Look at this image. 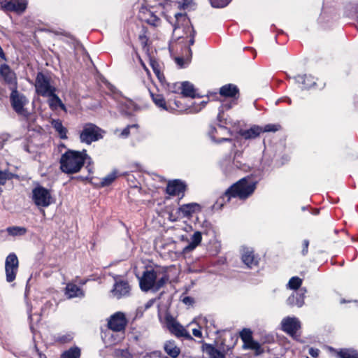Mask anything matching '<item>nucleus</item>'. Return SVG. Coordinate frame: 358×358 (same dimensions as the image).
Segmentation results:
<instances>
[{
    "mask_svg": "<svg viewBox=\"0 0 358 358\" xmlns=\"http://www.w3.org/2000/svg\"><path fill=\"white\" fill-rule=\"evenodd\" d=\"M173 25V38L169 45V49L171 50L174 48L175 43L183 44L185 46L188 45L187 54L185 58L178 57L176 58V63L182 67L185 61L189 62L192 58V50L189 46L194 43V37L196 31L192 27L189 19L185 14L177 13L174 15V22H170Z\"/></svg>",
    "mask_w": 358,
    "mask_h": 358,
    "instance_id": "1",
    "label": "nucleus"
},
{
    "mask_svg": "<svg viewBox=\"0 0 358 358\" xmlns=\"http://www.w3.org/2000/svg\"><path fill=\"white\" fill-rule=\"evenodd\" d=\"M139 286L143 292L159 291L169 280L167 268L156 266L146 269L141 277H138Z\"/></svg>",
    "mask_w": 358,
    "mask_h": 358,
    "instance_id": "2",
    "label": "nucleus"
},
{
    "mask_svg": "<svg viewBox=\"0 0 358 358\" xmlns=\"http://www.w3.org/2000/svg\"><path fill=\"white\" fill-rule=\"evenodd\" d=\"M85 162L89 165L92 163V158L87 154L86 150L81 152L68 150L61 156L60 169L67 174L76 173L80 171Z\"/></svg>",
    "mask_w": 358,
    "mask_h": 358,
    "instance_id": "3",
    "label": "nucleus"
},
{
    "mask_svg": "<svg viewBox=\"0 0 358 358\" xmlns=\"http://www.w3.org/2000/svg\"><path fill=\"white\" fill-rule=\"evenodd\" d=\"M255 188L256 182L251 178H243L231 185L221 199L230 201L232 198H238L244 200L254 192Z\"/></svg>",
    "mask_w": 358,
    "mask_h": 358,
    "instance_id": "4",
    "label": "nucleus"
},
{
    "mask_svg": "<svg viewBox=\"0 0 358 358\" xmlns=\"http://www.w3.org/2000/svg\"><path fill=\"white\" fill-rule=\"evenodd\" d=\"M150 94L155 105L164 110L196 113L201 110V107L194 108L192 106H187L182 103L176 97L174 99H170L168 101H166L161 94H155L153 93H150Z\"/></svg>",
    "mask_w": 358,
    "mask_h": 358,
    "instance_id": "5",
    "label": "nucleus"
},
{
    "mask_svg": "<svg viewBox=\"0 0 358 358\" xmlns=\"http://www.w3.org/2000/svg\"><path fill=\"white\" fill-rule=\"evenodd\" d=\"M104 131L92 123H86L80 132V141L83 143L90 145L93 142L103 138Z\"/></svg>",
    "mask_w": 358,
    "mask_h": 358,
    "instance_id": "6",
    "label": "nucleus"
},
{
    "mask_svg": "<svg viewBox=\"0 0 358 358\" xmlns=\"http://www.w3.org/2000/svg\"><path fill=\"white\" fill-rule=\"evenodd\" d=\"M31 199L37 207L46 208L53 203V198L49 189L38 185L31 191Z\"/></svg>",
    "mask_w": 358,
    "mask_h": 358,
    "instance_id": "7",
    "label": "nucleus"
},
{
    "mask_svg": "<svg viewBox=\"0 0 358 358\" xmlns=\"http://www.w3.org/2000/svg\"><path fill=\"white\" fill-rule=\"evenodd\" d=\"M35 89L36 93L43 97L48 96L52 94V92L56 91L55 87L50 85L49 78L41 72L37 73L35 80Z\"/></svg>",
    "mask_w": 358,
    "mask_h": 358,
    "instance_id": "8",
    "label": "nucleus"
},
{
    "mask_svg": "<svg viewBox=\"0 0 358 358\" xmlns=\"http://www.w3.org/2000/svg\"><path fill=\"white\" fill-rule=\"evenodd\" d=\"M166 325L169 331L178 338H185L187 340H194L192 336L175 318L170 315L165 317Z\"/></svg>",
    "mask_w": 358,
    "mask_h": 358,
    "instance_id": "9",
    "label": "nucleus"
},
{
    "mask_svg": "<svg viewBox=\"0 0 358 358\" xmlns=\"http://www.w3.org/2000/svg\"><path fill=\"white\" fill-rule=\"evenodd\" d=\"M18 266L19 261L17 255L13 252L10 253L5 261L6 279L8 282H12L15 280Z\"/></svg>",
    "mask_w": 358,
    "mask_h": 358,
    "instance_id": "10",
    "label": "nucleus"
},
{
    "mask_svg": "<svg viewBox=\"0 0 358 358\" xmlns=\"http://www.w3.org/2000/svg\"><path fill=\"white\" fill-rule=\"evenodd\" d=\"M10 102L14 110L19 115L27 116L28 112L24 106L28 103L26 96L17 92V89L12 90Z\"/></svg>",
    "mask_w": 358,
    "mask_h": 358,
    "instance_id": "11",
    "label": "nucleus"
},
{
    "mask_svg": "<svg viewBox=\"0 0 358 358\" xmlns=\"http://www.w3.org/2000/svg\"><path fill=\"white\" fill-rule=\"evenodd\" d=\"M0 77L10 90L17 89V82L15 73L6 64L0 66Z\"/></svg>",
    "mask_w": 358,
    "mask_h": 358,
    "instance_id": "12",
    "label": "nucleus"
},
{
    "mask_svg": "<svg viewBox=\"0 0 358 358\" xmlns=\"http://www.w3.org/2000/svg\"><path fill=\"white\" fill-rule=\"evenodd\" d=\"M282 330L295 338L297 331L301 328V322L295 317H286L281 322Z\"/></svg>",
    "mask_w": 358,
    "mask_h": 358,
    "instance_id": "13",
    "label": "nucleus"
},
{
    "mask_svg": "<svg viewBox=\"0 0 358 358\" xmlns=\"http://www.w3.org/2000/svg\"><path fill=\"white\" fill-rule=\"evenodd\" d=\"M108 324L112 331L120 332L124 331L127 325L124 314L121 312L115 313L110 317Z\"/></svg>",
    "mask_w": 358,
    "mask_h": 358,
    "instance_id": "14",
    "label": "nucleus"
},
{
    "mask_svg": "<svg viewBox=\"0 0 358 358\" xmlns=\"http://www.w3.org/2000/svg\"><path fill=\"white\" fill-rule=\"evenodd\" d=\"M226 134H231L230 131L225 127L218 125L217 127H211L208 135L210 139L217 143H221L222 142L231 141V139L226 137H221L220 136Z\"/></svg>",
    "mask_w": 358,
    "mask_h": 358,
    "instance_id": "15",
    "label": "nucleus"
},
{
    "mask_svg": "<svg viewBox=\"0 0 358 358\" xmlns=\"http://www.w3.org/2000/svg\"><path fill=\"white\" fill-rule=\"evenodd\" d=\"M241 259L250 268L257 266L259 264V258L254 254L253 250L250 248H243Z\"/></svg>",
    "mask_w": 358,
    "mask_h": 358,
    "instance_id": "16",
    "label": "nucleus"
},
{
    "mask_svg": "<svg viewBox=\"0 0 358 358\" xmlns=\"http://www.w3.org/2000/svg\"><path fill=\"white\" fill-rule=\"evenodd\" d=\"M1 6L6 11H15L22 13L26 9V3L23 0L3 1Z\"/></svg>",
    "mask_w": 358,
    "mask_h": 358,
    "instance_id": "17",
    "label": "nucleus"
},
{
    "mask_svg": "<svg viewBox=\"0 0 358 358\" xmlns=\"http://www.w3.org/2000/svg\"><path fill=\"white\" fill-rule=\"evenodd\" d=\"M129 293L130 286L127 282L123 280L117 281L112 289L113 296L118 299L128 296Z\"/></svg>",
    "mask_w": 358,
    "mask_h": 358,
    "instance_id": "18",
    "label": "nucleus"
},
{
    "mask_svg": "<svg viewBox=\"0 0 358 358\" xmlns=\"http://www.w3.org/2000/svg\"><path fill=\"white\" fill-rule=\"evenodd\" d=\"M185 190V185L180 180H174L169 182L166 187L167 194L172 196H180V194L183 196Z\"/></svg>",
    "mask_w": 358,
    "mask_h": 358,
    "instance_id": "19",
    "label": "nucleus"
},
{
    "mask_svg": "<svg viewBox=\"0 0 358 358\" xmlns=\"http://www.w3.org/2000/svg\"><path fill=\"white\" fill-rule=\"evenodd\" d=\"M306 293V289L305 288H301L298 292L293 294L287 299V303L291 306H296L297 307H301L304 303Z\"/></svg>",
    "mask_w": 358,
    "mask_h": 358,
    "instance_id": "20",
    "label": "nucleus"
},
{
    "mask_svg": "<svg viewBox=\"0 0 358 358\" xmlns=\"http://www.w3.org/2000/svg\"><path fill=\"white\" fill-rule=\"evenodd\" d=\"M65 295L68 299L83 298L85 296L83 290L73 283H68L65 288Z\"/></svg>",
    "mask_w": 358,
    "mask_h": 358,
    "instance_id": "21",
    "label": "nucleus"
},
{
    "mask_svg": "<svg viewBox=\"0 0 358 358\" xmlns=\"http://www.w3.org/2000/svg\"><path fill=\"white\" fill-rule=\"evenodd\" d=\"M220 94L224 97H231L236 99L238 96L239 90L234 84H227L220 89Z\"/></svg>",
    "mask_w": 358,
    "mask_h": 358,
    "instance_id": "22",
    "label": "nucleus"
},
{
    "mask_svg": "<svg viewBox=\"0 0 358 358\" xmlns=\"http://www.w3.org/2000/svg\"><path fill=\"white\" fill-rule=\"evenodd\" d=\"M262 132V127L257 125H253L248 129L241 130L239 134L243 138L248 140L256 138Z\"/></svg>",
    "mask_w": 358,
    "mask_h": 358,
    "instance_id": "23",
    "label": "nucleus"
},
{
    "mask_svg": "<svg viewBox=\"0 0 358 358\" xmlns=\"http://www.w3.org/2000/svg\"><path fill=\"white\" fill-rule=\"evenodd\" d=\"M202 235L200 231H195L191 236L187 245L183 248V252L187 253L194 250L201 242Z\"/></svg>",
    "mask_w": 358,
    "mask_h": 358,
    "instance_id": "24",
    "label": "nucleus"
},
{
    "mask_svg": "<svg viewBox=\"0 0 358 358\" xmlns=\"http://www.w3.org/2000/svg\"><path fill=\"white\" fill-rule=\"evenodd\" d=\"M201 349L208 356V358H225L224 354L211 344L203 343Z\"/></svg>",
    "mask_w": 358,
    "mask_h": 358,
    "instance_id": "25",
    "label": "nucleus"
},
{
    "mask_svg": "<svg viewBox=\"0 0 358 358\" xmlns=\"http://www.w3.org/2000/svg\"><path fill=\"white\" fill-rule=\"evenodd\" d=\"M179 213L186 217H191L196 211L200 210V206L196 203L184 204L178 208Z\"/></svg>",
    "mask_w": 358,
    "mask_h": 358,
    "instance_id": "26",
    "label": "nucleus"
},
{
    "mask_svg": "<svg viewBox=\"0 0 358 358\" xmlns=\"http://www.w3.org/2000/svg\"><path fill=\"white\" fill-rule=\"evenodd\" d=\"M294 80L297 83L302 84V87L305 89L310 88L316 83L315 78L311 75H298L294 77Z\"/></svg>",
    "mask_w": 358,
    "mask_h": 358,
    "instance_id": "27",
    "label": "nucleus"
},
{
    "mask_svg": "<svg viewBox=\"0 0 358 358\" xmlns=\"http://www.w3.org/2000/svg\"><path fill=\"white\" fill-rule=\"evenodd\" d=\"M164 349L166 353L172 358H176L180 353V348L173 341H166L164 345Z\"/></svg>",
    "mask_w": 358,
    "mask_h": 358,
    "instance_id": "28",
    "label": "nucleus"
},
{
    "mask_svg": "<svg viewBox=\"0 0 358 358\" xmlns=\"http://www.w3.org/2000/svg\"><path fill=\"white\" fill-rule=\"evenodd\" d=\"M180 94L183 97L194 98L196 96V91L194 85L188 81L182 82Z\"/></svg>",
    "mask_w": 358,
    "mask_h": 358,
    "instance_id": "29",
    "label": "nucleus"
},
{
    "mask_svg": "<svg viewBox=\"0 0 358 358\" xmlns=\"http://www.w3.org/2000/svg\"><path fill=\"white\" fill-rule=\"evenodd\" d=\"M47 97H48V105L52 110H55L58 108H60L62 110H66L65 106L62 102L59 97L55 94V92H52V94L48 95Z\"/></svg>",
    "mask_w": 358,
    "mask_h": 358,
    "instance_id": "30",
    "label": "nucleus"
},
{
    "mask_svg": "<svg viewBox=\"0 0 358 358\" xmlns=\"http://www.w3.org/2000/svg\"><path fill=\"white\" fill-rule=\"evenodd\" d=\"M51 125L55 129V130L59 134V136L62 139H66L67 138V129L66 127H64L62 124V122L60 120H51Z\"/></svg>",
    "mask_w": 358,
    "mask_h": 358,
    "instance_id": "31",
    "label": "nucleus"
},
{
    "mask_svg": "<svg viewBox=\"0 0 358 358\" xmlns=\"http://www.w3.org/2000/svg\"><path fill=\"white\" fill-rule=\"evenodd\" d=\"M165 90L168 92L180 94L181 83H169L164 79V85H162Z\"/></svg>",
    "mask_w": 358,
    "mask_h": 358,
    "instance_id": "32",
    "label": "nucleus"
},
{
    "mask_svg": "<svg viewBox=\"0 0 358 358\" xmlns=\"http://www.w3.org/2000/svg\"><path fill=\"white\" fill-rule=\"evenodd\" d=\"M6 231L12 236H21L24 235L27 230L25 227L19 226H13L6 228Z\"/></svg>",
    "mask_w": 358,
    "mask_h": 358,
    "instance_id": "33",
    "label": "nucleus"
},
{
    "mask_svg": "<svg viewBox=\"0 0 358 358\" xmlns=\"http://www.w3.org/2000/svg\"><path fill=\"white\" fill-rule=\"evenodd\" d=\"M80 349L77 346H74L64 351L60 358H80Z\"/></svg>",
    "mask_w": 358,
    "mask_h": 358,
    "instance_id": "34",
    "label": "nucleus"
},
{
    "mask_svg": "<svg viewBox=\"0 0 358 358\" xmlns=\"http://www.w3.org/2000/svg\"><path fill=\"white\" fill-rule=\"evenodd\" d=\"M243 347L244 349L255 350V355H259L263 352V350H262L260 344L258 342L255 341L253 339L243 343Z\"/></svg>",
    "mask_w": 358,
    "mask_h": 358,
    "instance_id": "35",
    "label": "nucleus"
},
{
    "mask_svg": "<svg viewBox=\"0 0 358 358\" xmlns=\"http://www.w3.org/2000/svg\"><path fill=\"white\" fill-rule=\"evenodd\" d=\"M150 65L152 66V69L155 73L156 76L157 77L159 81L160 82L161 85H164V76L161 72V68L159 64L155 60H150Z\"/></svg>",
    "mask_w": 358,
    "mask_h": 358,
    "instance_id": "36",
    "label": "nucleus"
},
{
    "mask_svg": "<svg viewBox=\"0 0 358 358\" xmlns=\"http://www.w3.org/2000/svg\"><path fill=\"white\" fill-rule=\"evenodd\" d=\"M340 358H358V352L354 349H343L338 352Z\"/></svg>",
    "mask_w": 358,
    "mask_h": 358,
    "instance_id": "37",
    "label": "nucleus"
},
{
    "mask_svg": "<svg viewBox=\"0 0 358 358\" xmlns=\"http://www.w3.org/2000/svg\"><path fill=\"white\" fill-rule=\"evenodd\" d=\"M134 108V103L131 101L125 100L120 103V111L123 113L129 115Z\"/></svg>",
    "mask_w": 358,
    "mask_h": 358,
    "instance_id": "38",
    "label": "nucleus"
},
{
    "mask_svg": "<svg viewBox=\"0 0 358 358\" xmlns=\"http://www.w3.org/2000/svg\"><path fill=\"white\" fill-rule=\"evenodd\" d=\"M241 152H236L235 155H234V159L232 162V164L231 165H230V169H233L234 168H236V169H240L242 168V163L238 160V158L241 155ZM224 171L227 173H231V169H229L228 171V169L226 168L224 169Z\"/></svg>",
    "mask_w": 358,
    "mask_h": 358,
    "instance_id": "39",
    "label": "nucleus"
},
{
    "mask_svg": "<svg viewBox=\"0 0 358 358\" xmlns=\"http://www.w3.org/2000/svg\"><path fill=\"white\" fill-rule=\"evenodd\" d=\"M117 177V171H113L110 173L106 176L104 178H102L101 181V185L102 187H106L110 185L116 178Z\"/></svg>",
    "mask_w": 358,
    "mask_h": 358,
    "instance_id": "40",
    "label": "nucleus"
},
{
    "mask_svg": "<svg viewBox=\"0 0 358 358\" xmlns=\"http://www.w3.org/2000/svg\"><path fill=\"white\" fill-rule=\"evenodd\" d=\"M301 283L302 280L297 276H294L289 279L287 286L289 289L295 290L300 287Z\"/></svg>",
    "mask_w": 358,
    "mask_h": 358,
    "instance_id": "41",
    "label": "nucleus"
},
{
    "mask_svg": "<svg viewBox=\"0 0 358 358\" xmlns=\"http://www.w3.org/2000/svg\"><path fill=\"white\" fill-rule=\"evenodd\" d=\"M12 178L13 174L8 171H0V187H2L6 181Z\"/></svg>",
    "mask_w": 358,
    "mask_h": 358,
    "instance_id": "42",
    "label": "nucleus"
},
{
    "mask_svg": "<svg viewBox=\"0 0 358 358\" xmlns=\"http://www.w3.org/2000/svg\"><path fill=\"white\" fill-rule=\"evenodd\" d=\"M212 6L215 8H223L227 6L231 0H210Z\"/></svg>",
    "mask_w": 358,
    "mask_h": 358,
    "instance_id": "43",
    "label": "nucleus"
},
{
    "mask_svg": "<svg viewBox=\"0 0 358 358\" xmlns=\"http://www.w3.org/2000/svg\"><path fill=\"white\" fill-rule=\"evenodd\" d=\"M241 338L243 342V343L248 342L250 340H252V333L249 329H244L241 333Z\"/></svg>",
    "mask_w": 358,
    "mask_h": 358,
    "instance_id": "44",
    "label": "nucleus"
},
{
    "mask_svg": "<svg viewBox=\"0 0 358 358\" xmlns=\"http://www.w3.org/2000/svg\"><path fill=\"white\" fill-rule=\"evenodd\" d=\"M115 355L117 356L122 357L123 358H132V355L129 352L127 349H118L115 350Z\"/></svg>",
    "mask_w": 358,
    "mask_h": 358,
    "instance_id": "45",
    "label": "nucleus"
},
{
    "mask_svg": "<svg viewBox=\"0 0 358 358\" xmlns=\"http://www.w3.org/2000/svg\"><path fill=\"white\" fill-rule=\"evenodd\" d=\"M280 125L278 124H268L265 125L264 128H262L263 132H269V131H277L280 129Z\"/></svg>",
    "mask_w": 358,
    "mask_h": 358,
    "instance_id": "46",
    "label": "nucleus"
},
{
    "mask_svg": "<svg viewBox=\"0 0 358 358\" xmlns=\"http://www.w3.org/2000/svg\"><path fill=\"white\" fill-rule=\"evenodd\" d=\"M180 6L183 9H192L194 6L193 0H182V2L180 3Z\"/></svg>",
    "mask_w": 358,
    "mask_h": 358,
    "instance_id": "47",
    "label": "nucleus"
},
{
    "mask_svg": "<svg viewBox=\"0 0 358 358\" xmlns=\"http://www.w3.org/2000/svg\"><path fill=\"white\" fill-rule=\"evenodd\" d=\"M136 124H132V125H128L127 127H125L121 132V134L120 136L123 138H126L129 136V130L132 127H136Z\"/></svg>",
    "mask_w": 358,
    "mask_h": 358,
    "instance_id": "48",
    "label": "nucleus"
},
{
    "mask_svg": "<svg viewBox=\"0 0 358 358\" xmlns=\"http://www.w3.org/2000/svg\"><path fill=\"white\" fill-rule=\"evenodd\" d=\"M308 352H309V355L311 357H313L314 358H316L319 355L320 350L318 349H317V348H310L309 349Z\"/></svg>",
    "mask_w": 358,
    "mask_h": 358,
    "instance_id": "49",
    "label": "nucleus"
},
{
    "mask_svg": "<svg viewBox=\"0 0 358 358\" xmlns=\"http://www.w3.org/2000/svg\"><path fill=\"white\" fill-rule=\"evenodd\" d=\"M309 245V241L308 240H304L303 241V250H302V255H306L308 253V249Z\"/></svg>",
    "mask_w": 358,
    "mask_h": 358,
    "instance_id": "50",
    "label": "nucleus"
},
{
    "mask_svg": "<svg viewBox=\"0 0 358 358\" xmlns=\"http://www.w3.org/2000/svg\"><path fill=\"white\" fill-rule=\"evenodd\" d=\"M182 302L186 305H192L194 303V299L190 296H185L182 299Z\"/></svg>",
    "mask_w": 358,
    "mask_h": 358,
    "instance_id": "51",
    "label": "nucleus"
},
{
    "mask_svg": "<svg viewBox=\"0 0 358 358\" xmlns=\"http://www.w3.org/2000/svg\"><path fill=\"white\" fill-rule=\"evenodd\" d=\"M192 334L195 337L201 338L202 336V333L200 329H194Z\"/></svg>",
    "mask_w": 358,
    "mask_h": 358,
    "instance_id": "52",
    "label": "nucleus"
},
{
    "mask_svg": "<svg viewBox=\"0 0 358 358\" xmlns=\"http://www.w3.org/2000/svg\"><path fill=\"white\" fill-rule=\"evenodd\" d=\"M72 338H73L72 336L69 334V335H66V336H64L60 338V341L64 342V343H66V342L70 341Z\"/></svg>",
    "mask_w": 358,
    "mask_h": 358,
    "instance_id": "53",
    "label": "nucleus"
},
{
    "mask_svg": "<svg viewBox=\"0 0 358 358\" xmlns=\"http://www.w3.org/2000/svg\"><path fill=\"white\" fill-rule=\"evenodd\" d=\"M154 303V300L153 299H150L149 300L145 305V309H148L150 308Z\"/></svg>",
    "mask_w": 358,
    "mask_h": 358,
    "instance_id": "54",
    "label": "nucleus"
},
{
    "mask_svg": "<svg viewBox=\"0 0 358 358\" xmlns=\"http://www.w3.org/2000/svg\"><path fill=\"white\" fill-rule=\"evenodd\" d=\"M0 57L3 60L7 61V58H6L1 46H0Z\"/></svg>",
    "mask_w": 358,
    "mask_h": 358,
    "instance_id": "55",
    "label": "nucleus"
},
{
    "mask_svg": "<svg viewBox=\"0 0 358 358\" xmlns=\"http://www.w3.org/2000/svg\"><path fill=\"white\" fill-rule=\"evenodd\" d=\"M158 20H159V19L157 17H155L153 20H152V21L149 20L148 22L153 24L154 26H156L157 24Z\"/></svg>",
    "mask_w": 358,
    "mask_h": 358,
    "instance_id": "56",
    "label": "nucleus"
},
{
    "mask_svg": "<svg viewBox=\"0 0 358 358\" xmlns=\"http://www.w3.org/2000/svg\"><path fill=\"white\" fill-rule=\"evenodd\" d=\"M180 240L182 241H189L188 238L187 236H185L184 235L181 236L180 237Z\"/></svg>",
    "mask_w": 358,
    "mask_h": 358,
    "instance_id": "57",
    "label": "nucleus"
},
{
    "mask_svg": "<svg viewBox=\"0 0 358 358\" xmlns=\"http://www.w3.org/2000/svg\"><path fill=\"white\" fill-rule=\"evenodd\" d=\"M110 336L112 338L113 337V334L112 332L108 331V333H106L105 336Z\"/></svg>",
    "mask_w": 358,
    "mask_h": 358,
    "instance_id": "58",
    "label": "nucleus"
},
{
    "mask_svg": "<svg viewBox=\"0 0 358 358\" xmlns=\"http://www.w3.org/2000/svg\"><path fill=\"white\" fill-rule=\"evenodd\" d=\"M40 358H46L45 355L40 354Z\"/></svg>",
    "mask_w": 358,
    "mask_h": 358,
    "instance_id": "59",
    "label": "nucleus"
},
{
    "mask_svg": "<svg viewBox=\"0 0 358 358\" xmlns=\"http://www.w3.org/2000/svg\"><path fill=\"white\" fill-rule=\"evenodd\" d=\"M219 204H220V201H217L216 202V204H215V205H219Z\"/></svg>",
    "mask_w": 358,
    "mask_h": 358,
    "instance_id": "60",
    "label": "nucleus"
}]
</instances>
